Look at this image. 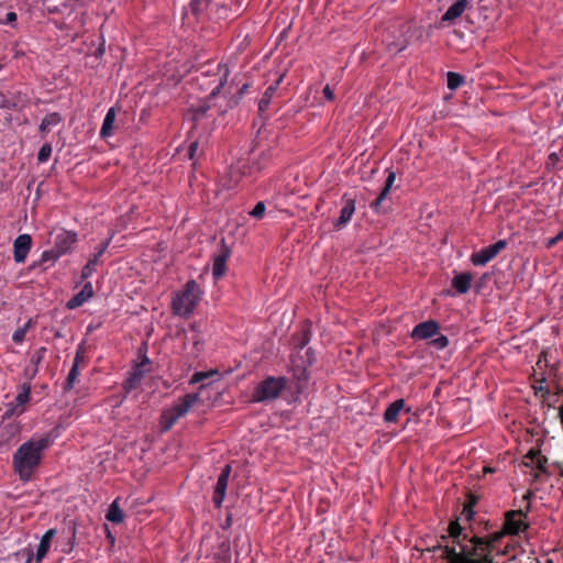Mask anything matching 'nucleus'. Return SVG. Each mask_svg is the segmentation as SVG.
Here are the masks:
<instances>
[{
	"instance_id": "aec40b11",
	"label": "nucleus",
	"mask_w": 563,
	"mask_h": 563,
	"mask_svg": "<svg viewBox=\"0 0 563 563\" xmlns=\"http://www.w3.org/2000/svg\"><path fill=\"white\" fill-rule=\"evenodd\" d=\"M396 179L395 173L390 172L386 178L385 186L377 196V198L371 203V208L376 212H379L382 202L386 199Z\"/></svg>"
},
{
	"instance_id": "9d476101",
	"label": "nucleus",
	"mask_w": 563,
	"mask_h": 563,
	"mask_svg": "<svg viewBox=\"0 0 563 563\" xmlns=\"http://www.w3.org/2000/svg\"><path fill=\"white\" fill-rule=\"evenodd\" d=\"M440 324L434 320H427L418 323L411 331L410 336L415 340H427L439 333Z\"/></svg>"
},
{
	"instance_id": "f257e3e1",
	"label": "nucleus",
	"mask_w": 563,
	"mask_h": 563,
	"mask_svg": "<svg viewBox=\"0 0 563 563\" xmlns=\"http://www.w3.org/2000/svg\"><path fill=\"white\" fill-rule=\"evenodd\" d=\"M522 510H512L506 515L503 530L495 532L488 541L481 538H468L462 533L459 522H451L449 537L442 542L421 551L419 559L423 561L446 559L448 563H494L493 553L500 551L501 539L506 534H518L527 528Z\"/></svg>"
},
{
	"instance_id": "a878e982",
	"label": "nucleus",
	"mask_w": 563,
	"mask_h": 563,
	"mask_svg": "<svg viewBox=\"0 0 563 563\" xmlns=\"http://www.w3.org/2000/svg\"><path fill=\"white\" fill-rule=\"evenodd\" d=\"M218 71L220 75L219 84L211 89L209 97L217 96L228 81V76H229L228 66L225 64H221V63L218 64Z\"/></svg>"
},
{
	"instance_id": "473e14b6",
	"label": "nucleus",
	"mask_w": 563,
	"mask_h": 563,
	"mask_svg": "<svg viewBox=\"0 0 563 563\" xmlns=\"http://www.w3.org/2000/svg\"><path fill=\"white\" fill-rule=\"evenodd\" d=\"M29 327H30V322H26L23 327H20L18 328L13 334H12V340L14 343L16 344H21L24 339H25V334L29 330Z\"/></svg>"
},
{
	"instance_id": "7ed1b4c3",
	"label": "nucleus",
	"mask_w": 563,
	"mask_h": 563,
	"mask_svg": "<svg viewBox=\"0 0 563 563\" xmlns=\"http://www.w3.org/2000/svg\"><path fill=\"white\" fill-rule=\"evenodd\" d=\"M202 291L196 280H188L184 290L175 292L172 299L173 313L188 317L201 299Z\"/></svg>"
},
{
	"instance_id": "7c9ffc66",
	"label": "nucleus",
	"mask_w": 563,
	"mask_h": 563,
	"mask_svg": "<svg viewBox=\"0 0 563 563\" xmlns=\"http://www.w3.org/2000/svg\"><path fill=\"white\" fill-rule=\"evenodd\" d=\"M79 375V368H77V365H73L69 373H68V376L65 380V384H64V389L65 390H70L74 385H75V382L77 380V377Z\"/></svg>"
},
{
	"instance_id": "6e6d98bb",
	"label": "nucleus",
	"mask_w": 563,
	"mask_h": 563,
	"mask_svg": "<svg viewBox=\"0 0 563 563\" xmlns=\"http://www.w3.org/2000/svg\"><path fill=\"white\" fill-rule=\"evenodd\" d=\"M560 476L563 477V463L559 465Z\"/></svg>"
},
{
	"instance_id": "9b49d317",
	"label": "nucleus",
	"mask_w": 563,
	"mask_h": 563,
	"mask_svg": "<svg viewBox=\"0 0 563 563\" xmlns=\"http://www.w3.org/2000/svg\"><path fill=\"white\" fill-rule=\"evenodd\" d=\"M230 249L222 243L220 250L213 256L212 275L216 280L223 277L227 272V261L230 257Z\"/></svg>"
},
{
	"instance_id": "864d4df0",
	"label": "nucleus",
	"mask_w": 563,
	"mask_h": 563,
	"mask_svg": "<svg viewBox=\"0 0 563 563\" xmlns=\"http://www.w3.org/2000/svg\"><path fill=\"white\" fill-rule=\"evenodd\" d=\"M464 512L466 514L467 518H471L473 515L472 510L466 507L464 508Z\"/></svg>"
},
{
	"instance_id": "1a4fd4ad",
	"label": "nucleus",
	"mask_w": 563,
	"mask_h": 563,
	"mask_svg": "<svg viewBox=\"0 0 563 563\" xmlns=\"http://www.w3.org/2000/svg\"><path fill=\"white\" fill-rule=\"evenodd\" d=\"M231 465L227 464L222 470L218 477L214 493H213V504L217 508H220L222 506V503L225 498L227 488H228V482L231 474Z\"/></svg>"
},
{
	"instance_id": "c85d7f7f",
	"label": "nucleus",
	"mask_w": 563,
	"mask_h": 563,
	"mask_svg": "<svg viewBox=\"0 0 563 563\" xmlns=\"http://www.w3.org/2000/svg\"><path fill=\"white\" fill-rule=\"evenodd\" d=\"M213 376H220V373L218 369H210V371H207V372H196L190 380H189V384L194 385V384H197V383H200L207 378H211Z\"/></svg>"
},
{
	"instance_id": "680f3d73",
	"label": "nucleus",
	"mask_w": 563,
	"mask_h": 563,
	"mask_svg": "<svg viewBox=\"0 0 563 563\" xmlns=\"http://www.w3.org/2000/svg\"><path fill=\"white\" fill-rule=\"evenodd\" d=\"M545 563H552V560H551V559H548V560L545 561Z\"/></svg>"
},
{
	"instance_id": "f3484780",
	"label": "nucleus",
	"mask_w": 563,
	"mask_h": 563,
	"mask_svg": "<svg viewBox=\"0 0 563 563\" xmlns=\"http://www.w3.org/2000/svg\"><path fill=\"white\" fill-rule=\"evenodd\" d=\"M250 167L247 164H240V165H236V166H231L230 168V178L229 180L224 184V186L228 188V189H232L234 187H236L242 178V176H244L246 174V170H249Z\"/></svg>"
},
{
	"instance_id": "5fc2aeb1",
	"label": "nucleus",
	"mask_w": 563,
	"mask_h": 563,
	"mask_svg": "<svg viewBox=\"0 0 563 563\" xmlns=\"http://www.w3.org/2000/svg\"><path fill=\"white\" fill-rule=\"evenodd\" d=\"M559 418L562 419L563 418V404L560 406L559 408Z\"/></svg>"
},
{
	"instance_id": "052dcab7",
	"label": "nucleus",
	"mask_w": 563,
	"mask_h": 563,
	"mask_svg": "<svg viewBox=\"0 0 563 563\" xmlns=\"http://www.w3.org/2000/svg\"><path fill=\"white\" fill-rule=\"evenodd\" d=\"M206 387L205 384L200 385L199 389L202 390Z\"/></svg>"
},
{
	"instance_id": "6e6552de",
	"label": "nucleus",
	"mask_w": 563,
	"mask_h": 563,
	"mask_svg": "<svg viewBox=\"0 0 563 563\" xmlns=\"http://www.w3.org/2000/svg\"><path fill=\"white\" fill-rule=\"evenodd\" d=\"M77 243V233L65 229L55 232L53 246L62 255H65L74 249Z\"/></svg>"
},
{
	"instance_id": "e433bc0d",
	"label": "nucleus",
	"mask_w": 563,
	"mask_h": 563,
	"mask_svg": "<svg viewBox=\"0 0 563 563\" xmlns=\"http://www.w3.org/2000/svg\"><path fill=\"white\" fill-rule=\"evenodd\" d=\"M209 3V0H191L190 1V8L191 11L197 14L201 11H203Z\"/></svg>"
},
{
	"instance_id": "ddd939ff",
	"label": "nucleus",
	"mask_w": 563,
	"mask_h": 563,
	"mask_svg": "<svg viewBox=\"0 0 563 563\" xmlns=\"http://www.w3.org/2000/svg\"><path fill=\"white\" fill-rule=\"evenodd\" d=\"M32 246V239L29 234L19 235L13 242V258L15 263H23Z\"/></svg>"
},
{
	"instance_id": "4c0bfd02",
	"label": "nucleus",
	"mask_w": 563,
	"mask_h": 563,
	"mask_svg": "<svg viewBox=\"0 0 563 563\" xmlns=\"http://www.w3.org/2000/svg\"><path fill=\"white\" fill-rule=\"evenodd\" d=\"M431 344L439 350H443L449 345V339L445 335L440 334L432 340Z\"/></svg>"
},
{
	"instance_id": "5701e85b",
	"label": "nucleus",
	"mask_w": 563,
	"mask_h": 563,
	"mask_svg": "<svg viewBox=\"0 0 563 563\" xmlns=\"http://www.w3.org/2000/svg\"><path fill=\"white\" fill-rule=\"evenodd\" d=\"M354 211H355L354 200L347 199L344 202V205L340 211V217L335 222V227L341 228V227H344L345 224H347L351 221Z\"/></svg>"
},
{
	"instance_id": "a18cd8bd",
	"label": "nucleus",
	"mask_w": 563,
	"mask_h": 563,
	"mask_svg": "<svg viewBox=\"0 0 563 563\" xmlns=\"http://www.w3.org/2000/svg\"><path fill=\"white\" fill-rule=\"evenodd\" d=\"M197 150H198V143L191 142V144L189 145V148H188V157L190 159H192L195 157Z\"/></svg>"
},
{
	"instance_id": "39448f33",
	"label": "nucleus",
	"mask_w": 563,
	"mask_h": 563,
	"mask_svg": "<svg viewBox=\"0 0 563 563\" xmlns=\"http://www.w3.org/2000/svg\"><path fill=\"white\" fill-rule=\"evenodd\" d=\"M411 37L412 25L409 23H400L387 30L383 35V43L389 54L396 55L409 45Z\"/></svg>"
},
{
	"instance_id": "c9c22d12",
	"label": "nucleus",
	"mask_w": 563,
	"mask_h": 563,
	"mask_svg": "<svg viewBox=\"0 0 563 563\" xmlns=\"http://www.w3.org/2000/svg\"><path fill=\"white\" fill-rule=\"evenodd\" d=\"M266 206L263 201H258L252 211H250V216L255 219H262L265 214Z\"/></svg>"
},
{
	"instance_id": "20e7f679",
	"label": "nucleus",
	"mask_w": 563,
	"mask_h": 563,
	"mask_svg": "<svg viewBox=\"0 0 563 563\" xmlns=\"http://www.w3.org/2000/svg\"><path fill=\"white\" fill-rule=\"evenodd\" d=\"M200 400L198 393L186 394L169 407L165 408L159 418L162 431H168L172 427Z\"/></svg>"
},
{
	"instance_id": "393cba45",
	"label": "nucleus",
	"mask_w": 563,
	"mask_h": 563,
	"mask_svg": "<svg viewBox=\"0 0 563 563\" xmlns=\"http://www.w3.org/2000/svg\"><path fill=\"white\" fill-rule=\"evenodd\" d=\"M31 395V385L24 383L19 387L18 395L15 396L14 402L16 407H20L19 413L24 411V405L29 402Z\"/></svg>"
},
{
	"instance_id": "13d9d810",
	"label": "nucleus",
	"mask_w": 563,
	"mask_h": 563,
	"mask_svg": "<svg viewBox=\"0 0 563 563\" xmlns=\"http://www.w3.org/2000/svg\"><path fill=\"white\" fill-rule=\"evenodd\" d=\"M1 107H2V108H9V106H8L5 102H3V103L1 104Z\"/></svg>"
},
{
	"instance_id": "ea45409f",
	"label": "nucleus",
	"mask_w": 563,
	"mask_h": 563,
	"mask_svg": "<svg viewBox=\"0 0 563 563\" xmlns=\"http://www.w3.org/2000/svg\"><path fill=\"white\" fill-rule=\"evenodd\" d=\"M307 379H308L307 372H306V369H302L300 372V375L297 376V380H298L297 388L299 390H301L305 387Z\"/></svg>"
},
{
	"instance_id": "b1692460",
	"label": "nucleus",
	"mask_w": 563,
	"mask_h": 563,
	"mask_svg": "<svg viewBox=\"0 0 563 563\" xmlns=\"http://www.w3.org/2000/svg\"><path fill=\"white\" fill-rule=\"evenodd\" d=\"M62 121H63V118L58 112L48 113L43 118L38 130L42 134L48 133L53 128L57 126Z\"/></svg>"
},
{
	"instance_id": "2eb2a0df",
	"label": "nucleus",
	"mask_w": 563,
	"mask_h": 563,
	"mask_svg": "<svg viewBox=\"0 0 563 563\" xmlns=\"http://www.w3.org/2000/svg\"><path fill=\"white\" fill-rule=\"evenodd\" d=\"M93 296V288L91 283H86L82 289L76 294L70 300L67 302L68 309H76L82 306L86 301H88Z\"/></svg>"
},
{
	"instance_id": "49530a36",
	"label": "nucleus",
	"mask_w": 563,
	"mask_h": 563,
	"mask_svg": "<svg viewBox=\"0 0 563 563\" xmlns=\"http://www.w3.org/2000/svg\"><path fill=\"white\" fill-rule=\"evenodd\" d=\"M545 462H547V459L539 455L537 457V460L534 461V464H536L537 468H539L540 471H543Z\"/></svg>"
},
{
	"instance_id": "603ef678",
	"label": "nucleus",
	"mask_w": 563,
	"mask_h": 563,
	"mask_svg": "<svg viewBox=\"0 0 563 563\" xmlns=\"http://www.w3.org/2000/svg\"><path fill=\"white\" fill-rule=\"evenodd\" d=\"M71 548L73 545L71 544H66L64 545V548L62 549L63 552H70L71 551Z\"/></svg>"
},
{
	"instance_id": "2f4dec72",
	"label": "nucleus",
	"mask_w": 563,
	"mask_h": 563,
	"mask_svg": "<svg viewBox=\"0 0 563 563\" xmlns=\"http://www.w3.org/2000/svg\"><path fill=\"white\" fill-rule=\"evenodd\" d=\"M98 262L99 261L93 256L88 261V263L81 269V279H87L93 274L95 266Z\"/></svg>"
},
{
	"instance_id": "a19ab883",
	"label": "nucleus",
	"mask_w": 563,
	"mask_h": 563,
	"mask_svg": "<svg viewBox=\"0 0 563 563\" xmlns=\"http://www.w3.org/2000/svg\"><path fill=\"white\" fill-rule=\"evenodd\" d=\"M16 13L11 11L5 14V18L2 21H0V23L13 24L16 21Z\"/></svg>"
},
{
	"instance_id": "6ab92c4d",
	"label": "nucleus",
	"mask_w": 563,
	"mask_h": 563,
	"mask_svg": "<svg viewBox=\"0 0 563 563\" xmlns=\"http://www.w3.org/2000/svg\"><path fill=\"white\" fill-rule=\"evenodd\" d=\"M115 117H117V112H115V109L112 107L107 111L106 117L103 119V122H102V125L100 129L101 139H108L113 135Z\"/></svg>"
},
{
	"instance_id": "4468645a",
	"label": "nucleus",
	"mask_w": 563,
	"mask_h": 563,
	"mask_svg": "<svg viewBox=\"0 0 563 563\" xmlns=\"http://www.w3.org/2000/svg\"><path fill=\"white\" fill-rule=\"evenodd\" d=\"M146 372L148 369H142L141 366H134L129 375V377L124 380L122 387L123 390L128 394L133 389L137 388L144 378Z\"/></svg>"
},
{
	"instance_id": "c03bdc74",
	"label": "nucleus",
	"mask_w": 563,
	"mask_h": 563,
	"mask_svg": "<svg viewBox=\"0 0 563 563\" xmlns=\"http://www.w3.org/2000/svg\"><path fill=\"white\" fill-rule=\"evenodd\" d=\"M322 93L324 96V98L328 100V101H332L334 99V93L332 91V89L330 88L329 85H327L323 90H322Z\"/></svg>"
},
{
	"instance_id": "f8f14e48",
	"label": "nucleus",
	"mask_w": 563,
	"mask_h": 563,
	"mask_svg": "<svg viewBox=\"0 0 563 563\" xmlns=\"http://www.w3.org/2000/svg\"><path fill=\"white\" fill-rule=\"evenodd\" d=\"M55 534V529H48L42 537L40 543L36 545L35 551L32 550L27 553L26 563H30L32 558H34L36 562H41L46 556V553L51 547V542Z\"/></svg>"
},
{
	"instance_id": "412c9836",
	"label": "nucleus",
	"mask_w": 563,
	"mask_h": 563,
	"mask_svg": "<svg viewBox=\"0 0 563 563\" xmlns=\"http://www.w3.org/2000/svg\"><path fill=\"white\" fill-rule=\"evenodd\" d=\"M473 280V276L471 273H461L454 276L452 279V287L459 292V294H466L470 288Z\"/></svg>"
},
{
	"instance_id": "dca6fc26",
	"label": "nucleus",
	"mask_w": 563,
	"mask_h": 563,
	"mask_svg": "<svg viewBox=\"0 0 563 563\" xmlns=\"http://www.w3.org/2000/svg\"><path fill=\"white\" fill-rule=\"evenodd\" d=\"M468 5V0H457L452 5L449 7V9L444 12V14L441 16V22H454L457 18L462 15V13L465 11L466 7Z\"/></svg>"
},
{
	"instance_id": "58836bf2",
	"label": "nucleus",
	"mask_w": 563,
	"mask_h": 563,
	"mask_svg": "<svg viewBox=\"0 0 563 563\" xmlns=\"http://www.w3.org/2000/svg\"><path fill=\"white\" fill-rule=\"evenodd\" d=\"M45 353H46V349L45 347H41L38 349L37 351H35L32 356H31V363H32V366H36L42 362V360L44 358L45 356Z\"/></svg>"
},
{
	"instance_id": "72a5a7b5",
	"label": "nucleus",
	"mask_w": 563,
	"mask_h": 563,
	"mask_svg": "<svg viewBox=\"0 0 563 563\" xmlns=\"http://www.w3.org/2000/svg\"><path fill=\"white\" fill-rule=\"evenodd\" d=\"M62 254L57 252V250L53 246L51 250L44 251L41 256V262H55L57 261Z\"/></svg>"
},
{
	"instance_id": "bb28decb",
	"label": "nucleus",
	"mask_w": 563,
	"mask_h": 563,
	"mask_svg": "<svg viewBox=\"0 0 563 563\" xmlns=\"http://www.w3.org/2000/svg\"><path fill=\"white\" fill-rule=\"evenodd\" d=\"M106 518L108 521H111L113 523H120L124 519V514L120 509L118 505V499H115L110 506L107 511Z\"/></svg>"
},
{
	"instance_id": "0eeeda50",
	"label": "nucleus",
	"mask_w": 563,
	"mask_h": 563,
	"mask_svg": "<svg viewBox=\"0 0 563 563\" xmlns=\"http://www.w3.org/2000/svg\"><path fill=\"white\" fill-rule=\"evenodd\" d=\"M506 246L507 242L505 240H499L492 245L483 247L479 251L472 253L471 263L474 266H484L495 258Z\"/></svg>"
},
{
	"instance_id": "8fccbe9b",
	"label": "nucleus",
	"mask_w": 563,
	"mask_h": 563,
	"mask_svg": "<svg viewBox=\"0 0 563 563\" xmlns=\"http://www.w3.org/2000/svg\"><path fill=\"white\" fill-rule=\"evenodd\" d=\"M37 371L38 369H37L36 366H32V367L29 366V367L25 368V374L27 376H30V378H33L37 374Z\"/></svg>"
},
{
	"instance_id": "4d7b16f0",
	"label": "nucleus",
	"mask_w": 563,
	"mask_h": 563,
	"mask_svg": "<svg viewBox=\"0 0 563 563\" xmlns=\"http://www.w3.org/2000/svg\"><path fill=\"white\" fill-rule=\"evenodd\" d=\"M247 88V85H243L242 89H241V93Z\"/></svg>"
},
{
	"instance_id": "f03ea898",
	"label": "nucleus",
	"mask_w": 563,
	"mask_h": 563,
	"mask_svg": "<svg viewBox=\"0 0 563 563\" xmlns=\"http://www.w3.org/2000/svg\"><path fill=\"white\" fill-rule=\"evenodd\" d=\"M51 442L48 437H33L15 451L12 457L13 470L22 482L31 481Z\"/></svg>"
},
{
	"instance_id": "cd10ccee",
	"label": "nucleus",
	"mask_w": 563,
	"mask_h": 563,
	"mask_svg": "<svg viewBox=\"0 0 563 563\" xmlns=\"http://www.w3.org/2000/svg\"><path fill=\"white\" fill-rule=\"evenodd\" d=\"M209 110V106L206 101H200L197 106H190L191 120L198 123Z\"/></svg>"
},
{
	"instance_id": "79ce46f5",
	"label": "nucleus",
	"mask_w": 563,
	"mask_h": 563,
	"mask_svg": "<svg viewBox=\"0 0 563 563\" xmlns=\"http://www.w3.org/2000/svg\"><path fill=\"white\" fill-rule=\"evenodd\" d=\"M108 246H109V241H106L102 244H100V246L98 247V250L95 253L93 257L99 261V258L103 255V253L106 252Z\"/></svg>"
},
{
	"instance_id": "37998d69",
	"label": "nucleus",
	"mask_w": 563,
	"mask_h": 563,
	"mask_svg": "<svg viewBox=\"0 0 563 563\" xmlns=\"http://www.w3.org/2000/svg\"><path fill=\"white\" fill-rule=\"evenodd\" d=\"M563 239V230L556 234L554 238H551L548 240L547 242V246L548 247H552L554 246L559 241H561Z\"/></svg>"
},
{
	"instance_id": "f704fd0d",
	"label": "nucleus",
	"mask_w": 563,
	"mask_h": 563,
	"mask_svg": "<svg viewBox=\"0 0 563 563\" xmlns=\"http://www.w3.org/2000/svg\"><path fill=\"white\" fill-rule=\"evenodd\" d=\"M51 154H52V145H51V144H48V143H46V144H44V145L40 148V151H38V153H37V161H38L40 163H45V162H47V159L49 158Z\"/></svg>"
},
{
	"instance_id": "de8ad7c7",
	"label": "nucleus",
	"mask_w": 563,
	"mask_h": 563,
	"mask_svg": "<svg viewBox=\"0 0 563 563\" xmlns=\"http://www.w3.org/2000/svg\"><path fill=\"white\" fill-rule=\"evenodd\" d=\"M540 455V452L539 451H534V450H530L527 454H526V459L530 460L532 463H534V461L537 460V457Z\"/></svg>"
},
{
	"instance_id": "423d86ee",
	"label": "nucleus",
	"mask_w": 563,
	"mask_h": 563,
	"mask_svg": "<svg viewBox=\"0 0 563 563\" xmlns=\"http://www.w3.org/2000/svg\"><path fill=\"white\" fill-rule=\"evenodd\" d=\"M286 386L284 377L268 376L254 389L252 399L255 402H264L276 399Z\"/></svg>"
},
{
	"instance_id": "4be33fe9",
	"label": "nucleus",
	"mask_w": 563,
	"mask_h": 563,
	"mask_svg": "<svg viewBox=\"0 0 563 563\" xmlns=\"http://www.w3.org/2000/svg\"><path fill=\"white\" fill-rule=\"evenodd\" d=\"M283 77H279L274 84L267 87L263 97L258 101V112L263 114L267 109L272 101V98L275 96L277 88L282 81Z\"/></svg>"
},
{
	"instance_id": "bf43d9fd",
	"label": "nucleus",
	"mask_w": 563,
	"mask_h": 563,
	"mask_svg": "<svg viewBox=\"0 0 563 563\" xmlns=\"http://www.w3.org/2000/svg\"><path fill=\"white\" fill-rule=\"evenodd\" d=\"M529 497H530V493H528V494H526V495L523 496V498H525V499H528Z\"/></svg>"
},
{
	"instance_id": "a211bd4d",
	"label": "nucleus",
	"mask_w": 563,
	"mask_h": 563,
	"mask_svg": "<svg viewBox=\"0 0 563 563\" xmlns=\"http://www.w3.org/2000/svg\"><path fill=\"white\" fill-rule=\"evenodd\" d=\"M404 408L405 400L402 398L393 401L384 412V421L387 423L396 422Z\"/></svg>"
},
{
	"instance_id": "c756f323",
	"label": "nucleus",
	"mask_w": 563,
	"mask_h": 563,
	"mask_svg": "<svg viewBox=\"0 0 563 563\" xmlns=\"http://www.w3.org/2000/svg\"><path fill=\"white\" fill-rule=\"evenodd\" d=\"M464 81L463 76L457 73L449 71L448 73V87L451 90L457 89Z\"/></svg>"
},
{
	"instance_id": "09e8293b",
	"label": "nucleus",
	"mask_w": 563,
	"mask_h": 563,
	"mask_svg": "<svg viewBox=\"0 0 563 563\" xmlns=\"http://www.w3.org/2000/svg\"><path fill=\"white\" fill-rule=\"evenodd\" d=\"M150 360L146 355H144L140 363H137L135 366H141L142 369H147L146 367L150 365Z\"/></svg>"
},
{
	"instance_id": "3c124183",
	"label": "nucleus",
	"mask_w": 563,
	"mask_h": 563,
	"mask_svg": "<svg viewBox=\"0 0 563 563\" xmlns=\"http://www.w3.org/2000/svg\"><path fill=\"white\" fill-rule=\"evenodd\" d=\"M84 361L82 354L78 351L74 357L73 365H77V368H79L80 363Z\"/></svg>"
}]
</instances>
